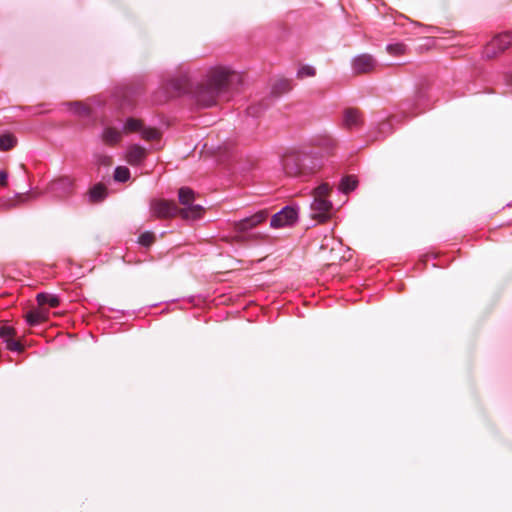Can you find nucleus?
<instances>
[{
  "label": "nucleus",
  "instance_id": "f257e3e1",
  "mask_svg": "<svg viewBox=\"0 0 512 512\" xmlns=\"http://www.w3.org/2000/svg\"><path fill=\"white\" fill-rule=\"evenodd\" d=\"M168 87L175 94H192L196 104L203 108L214 106L218 96L222 94L206 81L194 88L188 72H184L179 77L171 79Z\"/></svg>",
  "mask_w": 512,
  "mask_h": 512
},
{
  "label": "nucleus",
  "instance_id": "f03ea898",
  "mask_svg": "<svg viewBox=\"0 0 512 512\" xmlns=\"http://www.w3.org/2000/svg\"><path fill=\"white\" fill-rule=\"evenodd\" d=\"M205 81L223 94L240 83L241 77L228 66L216 65L207 70Z\"/></svg>",
  "mask_w": 512,
  "mask_h": 512
},
{
  "label": "nucleus",
  "instance_id": "7ed1b4c3",
  "mask_svg": "<svg viewBox=\"0 0 512 512\" xmlns=\"http://www.w3.org/2000/svg\"><path fill=\"white\" fill-rule=\"evenodd\" d=\"M310 155L300 152H290L283 156L282 166L287 175L290 176H306L313 172V167H308L311 162Z\"/></svg>",
  "mask_w": 512,
  "mask_h": 512
},
{
  "label": "nucleus",
  "instance_id": "20e7f679",
  "mask_svg": "<svg viewBox=\"0 0 512 512\" xmlns=\"http://www.w3.org/2000/svg\"><path fill=\"white\" fill-rule=\"evenodd\" d=\"M195 193L189 187H181L178 191V201L182 205L179 208V216L184 220H197L202 217L204 208L194 203Z\"/></svg>",
  "mask_w": 512,
  "mask_h": 512
},
{
  "label": "nucleus",
  "instance_id": "39448f33",
  "mask_svg": "<svg viewBox=\"0 0 512 512\" xmlns=\"http://www.w3.org/2000/svg\"><path fill=\"white\" fill-rule=\"evenodd\" d=\"M512 44V34L505 32L496 35L483 49V57L491 59L504 52Z\"/></svg>",
  "mask_w": 512,
  "mask_h": 512
},
{
  "label": "nucleus",
  "instance_id": "423d86ee",
  "mask_svg": "<svg viewBox=\"0 0 512 512\" xmlns=\"http://www.w3.org/2000/svg\"><path fill=\"white\" fill-rule=\"evenodd\" d=\"M150 212L156 218H172L179 216V207L173 201L153 199L150 202Z\"/></svg>",
  "mask_w": 512,
  "mask_h": 512
},
{
  "label": "nucleus",
  "instance_id": "0eeeda50",
  "mask_svg": "<svg viewBox=\"0 0 512 512\" xmlns=\"http://www.w3.org/2000/svg\"><path fill=\"white\" fill-rule=\"evenodd\" d=\"M298 211L291 206H285L275 213L270 220V227L274 229L292 226L297 222Z\"/></svg>",
  "mask_w": 512,
  "mask_h": 512
},
{
  "label": "nucleus",
  "instance_id": "6e6552de",
  "mask_svg": "<svg viewBox=\"0 0 512 512\" xmlns=\"http://www.w3.org/2000/svg\"><path fill=\"white\" fill-rule=\"evenodd\" d=\"M124 132H139L144 140H155L160 137V132L151 127H144L142 122L135 118H128L123 126Z\"/></svg>",
  "mask_w": 512,
  "mask_h": 512
},
{
  "label": "nucleus",
  "instance_id": "1a4fd4ad",
  "mask_svg": "<svg viewBox=\"0 0 512 512\" xmlns=\"http://www.w3.org/2000/svg\"><path fill=\"white\" fill-rule=\"evenodd\" d=\"M267 217L268 212L266 210H260L251 216L233 222V230L238 234L245 233L257 225L263 223Z\"/></svg>",
  "mask_w": 512,
  "mask_h": 512
},
{
  "label": "nucleus",
  "instance_id": "9d476101",
  "mask_svg": "<svg viewBox=\"0 0 512 512\" xmlns=\"http://www.w3.org/2000/svg\"><path fill=\"white\" fill-rule=\"evenodd\" d=\"M332 210V202L327 198L313 197L311 203V217L318 222L329 219Z\"/></svg>",
  "mask_w": 512,
  "mask_h": 512
},
{
  "label": "nucleus",
  "instance_id": "9b49d317",
  "mask_svg": "<svg viewBox=\"0 0 512 512\" xmlns=\"http://www.w3.org/2000/svg\"><path fill=\"white\" fill-rule=\"evenodd\" d=\"M355 74H365L372 72L376 66V59L367 53L355 56L351 62Z\"/></svg>",
  "mask_w": 512,
  "mask_h": 512
},
{
  "label": "nucleus",
  "instance_id": "f8f14e48",
  "mask_svg": "<svg viewBox=\"0 0 512 512\" xmlns=\"http://www.w3.org/2000/svg\"><path fill=\"white\" fill-rule=\"evenodd\" d=\"M72 189L71 179L65 177L52 181L49 185V192L57 198H64L70 194Z\"/></svg>",
  "mask_w": 512,
  "mask_h": 512
},
{
  "label": "nucleus",
  "instance_id": "ddd939ff",
  "mask_svg": "<svg viewBox=\"0 0 512 512\" xmlns=\"http://www.w3.org/2000/svg\"><path fill=\"white\" fill-rule=\"evenodd\" d=\"M14 334L15 331L12 327H0V339H2V341L6 344V348L13 352H21L23 350V346L19 341L12 339Z\"/></svg>",
  "mask_w": 512,
  "mask_h": 512
},
{
  "label": "nucleus",
  "instance_id": "4468645a",
  "mask_svg": "<svg viewBox=\"0 0 512 512\" xmlns=\"http://www.w3.org/2000/svg\"><path fill=\"white\" fill-rule=\"evenodd\" d=\"M343 123L347 129L360 127L363 123L360 111L354 108L346 109L344 111Z\"/></svg>",
  "mask_w": 512,
  "mask_h": 512
},
{
  "label": "nucleus",
  "instance_id": "2eb2a0df",
  "mask_svg": "<svg viewBox=\"0 0 512 512\" xmlns=\"http://www.w3.org/2000/svg\"><path fill=\"white\" fill-rule=\"evenodd\" d=\"M146 157V149L140 145H131L126 152V160L130 165H139Z\"/></svg>",
  "mask_w": 512,
  "mask_h": 512
},
{
  "label": "nucleus",
  "instance_id": "dca6fc26",
  "mask_svg": "<svg viewBox=\"0 0 512 512\" xmlns=\"http://www.w3.org/2000/svg\"><path fill=\"white\" fill-rule=\"evenodd\" d=\"M102 140L109 145L118 143L121 139V132L113 127H106L102 132Z\"/></svg>",
  "mask_w": 512,
  "mask_h": 512
},
{
  "label": "nucleus",
  "instance_id": "f3484780",
  "mask_svg": "<svg viewBox=\"0 0 512 512\" xmlns=\"http://www.w3.org/2000/svg\"><path fill=\"white\" fill-rule=\"evenodd\" d=\"M293 88L292 81L289 79H279L272 86V94L279 96L283 93L291 91Z\"/></svg>",
  "mask_w": 512,
  "mask_h": 512
},
{
  "label": "nucleus",
  "instance_id": "a211bd4d",
  "mask_svg": "<svg viewBox=\"0 0 512 512\" xmlns=\"http://www.w3.org/2000/svg\"><path fill=\"white\" fill-rule=\"evenodd\" d=\"M358 181L355 176L348 175L341 179L339 184V190L342 193H349L357 187Z\"/></svg>",
  "mask_w": 512,
  "mask_h": 512
},
{
  "label": "nucleus",
  "instance_id": "6ab92c4d",
  "mask_svg": "<svg viewBox=\"0 0 512 512\" xmlns=\"http://www.w3.org/2000/svg\"><path fill=\"white\" fill-rule=\"evenodd\" d=\"M36 300L40 306L48 305L55 308L59 305V299L57 296L49 293H39L36 296Z\"/></svg>",
  "mask_w": 512,
  "mask_h": 512
},
{
  "label": "nucleus",
  "instance_id": "aec40b11",
  "mask_svg": "<svg viewBox=\"0 0 512 512\" xmlns=\"http://www.w3.org/2000/svg\"><path fill=\"white\" fill-rule=\"evenodd\" d=\"M106 188L102 184L94 185L89 191V200L91 202H100L106 197Z\"/></svg>",
  "mask_w": 512,
  "mask_h": 512
},
{
  "label": "nucleus",
  "instance_id": "412c9836",
  "mask_svg": "<svg viewBox=\"0 0 512 512\" xmlns=\"http://www.w3.org/2000/svg\"><path fill=\"white\" fill-rule=\"evenodd\" d=\"M17 143V138L12 134H3L0 136V151H8Z\"/></svg>",
  "mask_w": 512,
  "mask_h": 512
},
{
  "label": "nucleus",
  "instance_id": "4be33fe9",
  "mask_svg": "<svg viewBox=\"0 0 512 512\" xmlns=\"http://www.w3.org/2000/svg\"><path fill=\"white\" fill-rule=\"evenodd\" d=\"M130 178V171L125 166H117L114 171V179L118 182H126Z\"/></svg>",
  "mask_w": 512,
  "mask_h": 512
},
{
  "label": "nucleus",
  "instance_id": "5701e85b",
  "mask_svg": "<svg viewBox=\"0 0 512 512\" xmlns=\"http://www.w3.org/2000/svg\"><path fill=\"white\" fill-rule=\"evenodd\" d=\"M26 320L29 325L34 326L45 320V315L40 311H31L27 314Z\"/></svg>",
  "mask_w": 512,
  "mask_h": 512
},
{
  "label": "nucleus",
  "instance_id": "b1692460",
  "mask_svg": "<svg viewBox=\"0 0 512 512\" xmlns=\"http://www.w3.org/2000/svg\"><path fill=\"white\" fill-rule=\"evenodd\" d=\"M386 50L391 55L399 56L405 53L406 46L403 43H392L386 46Z\"/></svg>",
  "mask_w": 512,
  "mask_h": 512
},
{
  "label": "nucleus",
  "instance_id": "393cba45",
  "mask_svg": "<svg viewBox=\"0 0 512 512\" xmlns=\"http://www.w3.org/2000/svg\"><path fill=\"white\" fill-rule=\"evenodd\" d=\"M316 74V70L313 66L303 65L297 71V78L303 79L305 77H313Z\"/></svg>",
  "mask_w": 512,
  "mask_h": 512
},
{
  "label": "nucleus",
  "instance_id": "a878e982",
  "mask_svg": "<svg viewBox=\"0 0 512 512\" xmlns=\"http://www.w3.org/2000/svg\"><path fill=\"white\" fill-rule=\"evenodd\" d=\"M331 187L328 183H322L314 189L313 197L327 198Z\"/></svg>",
  "mask_w": 512,
  "mask_h": 512
},
{
  "label": "nucleus",
  "instance_id": "bb28decb",
  "mask_svg": "<svg viewBox=\"0 0 512 512\" xmlns=\"http://www.w3.org/2000/svg\"><path fill=\"white\" fill-rule=\"evenodd\" d=\"M70 108L73 110V112L75 114H78V115H88L89 114V109L87 107L83 106L79 102L70 104Z\"/></svg>",
  "mask_w": 512,
  "mask_h": 512
},
{
  "label": "nucleus",
  "instance_id": "cd10ccee",
  "mask_svg": "<svg viewBox=\"0 0 512 512\" xmlns=\"http://www.w3.org/2000/svg\"><path fill=\"white\" fill-rule=\"evenodd\" d=\"M154 236L149 232L142 233L139 236V243L143 246H149L153 242Z\"/></svg>",
  "mask_w": 512,
  "mask_h": 512
},
{
  "label": "nucleus",
  "instance_id": "c85d7f7f",
  "mask_svg": "<svg viewBox=\"0 0 512 512\" xmlns=\"http://www.w3.org/2000/svg\"><path fill=\"white\" fill-rule=\"evenodd\" d=\"M8 174L0 170V186H5L7 183Z\"/></svg>",
  "mask_w": 512,
  "mask_h": 512
},
{
  "label": "nucleus",
  "instance_id": "c756f323",
  "mask_svg": "<svg viewBox=\"0 0 512 512\" xmlns=\"http://www.w3.org/2000/svg\"><path fill=\"white\" fill-rule=\"evenodd\" d=\"M506 78H507V82H508L509 84H511V85H512V72H511V73H509V74L506 76Z\"/></svg>",
  "mask_w": 512,
  "mask_h": 512
},
{
  "label": "nucleus",
  "instance_id": "7c9ffc66",
  "mask_svg": "<svg viewBox=\"0 0 512 512\" xmlns=\"http://www.w3.org/2000/svg\"><path fill=\"white\" fill-rule=\"evenodd\" d=\"M252 110H253V107H249L248 112H249L250 114H254V112H253Z\"/></svg>",
  "mask_w": 512,
  "mask_h": 512
},
{
  "label": "nucleus",
  "instance_id": "2f4dec72",
  "mask_svg": "<svg viewBox=\"0 0 512 512\" xmlns=\"http://www.w3.org/2000/svg\"><path fill=\"white\" fill-rule=\"evenodd\" d=\"M328 142H329L330 144H333V140H332V139H328Z\"/></svg>",
  "mask_w": 512,
  "mask_h": 512
}]
</instances>
